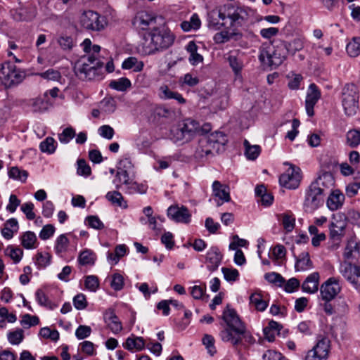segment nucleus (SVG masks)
<instances>
[{
	"mask_svg": "<svg viewBox=\"0 0 360 360\" xmlns=\"http://www.w3.org/2000/svg\"><path fill=\"white\" fill-rule=\"evenodd\" d=\"M221 319L226 324L219 333L223 342H229L233 346L242 344L243 340L249 344L255 342L254 338L247 330L245 325L236 310L231 308L229 304L224 309Z\"/></svg>",
	"mask_w": 360,
	"mask_h": 360,
	"instance_id": "f257e3e1",
	"label": "nucleus"
},
{
	"mask_svg": "<svg viewBox=\"0 0 360 360\" xmlns=\"http://www.w3.org/2000/svg\"><path fill=\"white\" fill-rule=\"evenodd\" d=\"M174 39V35L169 30L155 27L144 35L139 51L144 56L153 55L169 48Z\"/></svg>",
	"mask_w": 360,
	"mask_h": 360,
	"instance_id": "f03ea898",
	"label": "nucleus"
},
{
	"mask_svg": "<svg viewBox=\"0 0 360 360\" xmlns=\"http://www.w3.org/2000/svg\"><path fill=\"white\" fill-rule=\"evenodd\" d=\"M287 55L285 41L278 40L273 44L264 43L261 46L259 60L264 67L275 69L284 62Z\"/></svg>",
	"mask_w": 360,
	"mask_h": 360,
	"instance_id": "7ed1b4c3",
	"label": "nucleus"
},
{
	"mask_svg": "<svg viewBox=\"0 0 360 360\" xmlns=\"http://www.w3.org/2000/svg\"><path fill=\"white\" fill-rule=\"evenodd\" d=\"M103 63L95 56H83L76 64L75 72L82 80L95 79L100 75Z\"/></svg>",
	"mask_w": 360,
	"mask_h": 360,
	"instance_id": "20e7f679",
	"label": "nucleus"
},
{
	"mask_svg": "<svg viewBox=\"0 0 360 360\" xmlns=\"http://www.w3.org/2000/svg\"><path fill=\"white\" fill-rule=\"evenodd\" d=\"M359 91L354 84H347L342 91V105L348 116L354 115L359 108Z\"/></svg>",
	"mask_w": 360,
	"mask_h": 360,
	"instance_id": "39448f33",
	"label": "nucleus"
},
{
	"mask_svg": "<svg viewBox=\"0 0 360 360\" xmlns=\"http://www.w3.org/2000/svg\"><path fill=\"white\" fill-rule=\"evenodd\" d=\"M224 141V135L219 131L201 138L199 141V146L196 149V155L199 158H203L212 154L214 150L219 149V145L223 144Z\"/></svg>",
	"mask_w": 360,
	"mask_h": 360,
	"instance_id": "423d86ee",
	"label": "nucleus"
},
{
	"mask_svg": "<svg viewBox=\"0 0 360 360\" xmlns=\"http://www.w3.org/2000/svg\"><path fill=\"white\" fill-rule=\"evenodd\" d=\"M250 9L241 6L229 5L224 7L226 18L230 20V27L236 30L243 26L248 20Z\"/></svg>",
	"mask_w": 360,
	"mask_h": 360,
	"instance_id": "0eeeda50",
	"label": "nucleus"
},
{
	"mask_svg": "<svg viewBox=\"0 0 360 360\" xmlns=\"http://www.w3.org/2000/svg\"><path fill=\"white\" fill-rule=\"evenodd\" d=\"M323 195L324 193L321 188L315 187L311 184L305 191L303 202L304 211L311 213L317 210L323 203Z\"/></svg>",
	"mask_w": 360,
	"mask_h": 360,
	"instance_id": "6e6552de",
	"label": "nucleus"
},
{
	"mask_svg": "<svg viewBox=\"0 0 360 360\" xmlns=\"http://www.w3.org/2000/svg\"><path fill=\"white\" fill-rule=\"evenodd\" d=\"M339 272L356 290H360V266L345 261L340 263Z\"/></svg>",
	"mask_w": 360,
	"mask_h": 360,
	"instance_id": "1a4fd4ad",
	"label": "nucleus"
},
{
	"mask_svg": "<svg viewBox=\"0 0 360 360\" xmlns=\"http://www.w3.org/2000/svg\"><path fill=\"white\" fill-rule=\"evenodd\" d=\"M200 133V124L192 119L185 120L176 129L174 138L176 141H189L195 134Z\"/></svg>",
	"mask_w": 360,
	"mask_h": 360,
	"instance_id": "9d476101",
	"label": "nucleus"
},
{
	"mask_svg": "<svg viewBox=\"0 0 360 360\" xmlns=\"http://www.w3.org/2000/svg\"><path fill=\"white\" fill-rule=\"evenodd\" d=\"M330 347V340L327 338H320L313 348L307 352L304 360H327Z\"/></svg>",
	"mask_w": 360,
	"mask_h": 360,
	"instance_id": "9b49d317",
	"label": "nucleus"
},
{
	"mask_svg": "<svg viewBox=\"0 0 360 360\" xmlns=\"http://www.w3.org/2000/svg\"><path fill=\"white\" fill-rule=\"evenodd\" d=\"M301 178L300 169L290 165V167L280 176L279 183L287 188L295 189L299 186Z\"/></svg>",
	"mask_w": 360,
	"mask_h": 360,
	"instance_id": "f8f14e48",
	"label": "nucleus"
},
{
	"mask_svg": "<svg viewBox=\"0 0 360 360\" xmlns=\"http://www.w3.org/2000/svg\"><path fill=\"white\" fill-rule=\"evenodd\" d=\"M81 25L86 30L99 31L103 29V19L99 14L93 11H84L80 17Z\"/></svg>",
	"mask_w": 360,
	"mask_h": 360,
	"instance_id": "ddd939ff",
	"label": "nucleus"
},
{
	"mask_svg": "<svg viewBox=\"0 0 360 360\" xmlns=\"http://www.w3.org/2000/svg\"><path fill=\"white\" fill-rule=\"evenodd\" d=\"M340 290L341 286L339 283V279L335 277L329 278L320 288L321 298L326 302L334 299Z\"/></svg>",
	"mask_w": 360,
	"mask_h": 360,
	"instance_id": "4468645a",
	"label": "nucleus"
},
{
	"mask_svg": "<svg viewBox=\"0 0 360 360\" xmlns=\"http://www.w3.org/2000/svg\"><path fill=\"white\" fill-rule=\"evenodd\" d=\"M338 219L336 217H333V221L329 227L330 229V238L333 241H340L345 235V228L347 222L343 219L342 215H338Z\"/></svg>",
	"mask_w": 360,
	"mask_h": 360,
	"instance_id": "2eb2a0df",
	"label": "nucleus"
},
{
	"mask_svg": "<svg viewBox=\"0 0 360 360\" xmlns=\"http://www.w3.org/2000/svg\"><path fill=\"white\" fill-rule=\"evenodd\" d=\"M113 184L117 189L124 186V189L129 193L134 192L137 187L136 184L129 177V174L124 171H117Z\"/></svg>",
	"mask_w": 360,
	"mask_h": 360,
	"instance_id": "dca6fc26",
	"label": "nucleus"
},
{
	"mask_svg": "<svg viewBox=\"0 0 360 360\" xmlns=\"http://www.w3.org/2000/svg\"><path fill=\"white\" fill-rule=\"evenodd\" d=\"M167 216L176 222L188 223L190 221L191 215L187 207L172 205L167 209Z\"/></svg>",
	"mask_w": 360,
	"mask_h": 360,
	"instance_id": "f3484780",
	"label": "nucleus"
},
{
	"mask_svg": "<svg viewBox=\"0 0 360 360\" xmlns=\"http://www.w3.org/2000/svg\"><path fill=\"white\" fill-rule=\"evenodd\" d=\"M320 97L321 92L318 89L317 86L314 83L311 84L309 86L305 101L307 114L309 117H312L314 115V107L319 100Z\"/></svg>",
	"mask_w": 360,
	"mask_h": 360,
	"instance_id": "a211bd4d",
	"label": "nucleus"
},
{
	"mask_svg": "<svg viewBox=\"0 0 360 360\" xmlns=\"http://www.w3.org/2000/svg\"><path fill=\"white\" fill-rule=\"evenodd\" d=\"M225 19L224 7L223 8L212 10L208 13V27L214 30H219L225 25L224 22Z\"/></svg>",
	"mask_w": 360,
	"mask_h": 360,
	"instance_id": "6ab92c4d",
	"label": "nucleus"
},
{
	"mask_svg": "<svg viewBox=\"0 0 360 360\" xmlns=\"http://www.w3.org/2000/svg\"><path fill=\"white\" fill-rule=\"evenodd\" d=\"M222 255L216 247L211 248L207 252L205 264L210 271L217 270L221 264Z\"/></svg>",
	"mask_w": 360,
	"mask_h": 360,
	"instance_id": "aec40b11",
	"label": "nucleus"
},
{
	"mask_svg": "<svg viewBox=\"0 0 360 360\" xmlns=\"http://www.w3.org/2000/svg\"><path fill=\"white\" fill-rule=\"evenodd\" d=\"M345 195L339 190H332L326 200L327 207L330 211L340 210L345 202Z\"/></svg>",
	"mask_w": 360,
	"mask_h": 360,
	"instance_id": "412c9836",
	"label": "nucleus"
},
{
	"mask_svg": "<svg viewBox=\"0 0 360 360\" xmlns=\"http://www.w3.org/2000/svg\"><path fill=\"white\" fill-rule=\"evenodd\" d=\"M212 193L213 195L218 198L221 202H217V206H221L224 202H229L231 200L229 188L219 181H214L212 184Z\"/></svg>",
	"mask_w": 360,
	"mask_h": 360,
	"instance_id": "4be33fe9",
	"label": "nucleus"
},
{
	"mask_svg": "<svg viewBox=\"0 0 360 360\" xmlns=\"http://www.w3.org/2000/svg\"><path fill=\"white\" fill-rule=\"evenodd\" d=\"M315 187L321 188L324 193L326 191L332 189L335 185V179L330 172H323L311 182Z\"/></svg>",
	"mask_w": 360,
	"mask_h": 360,
	"instance_id": "5701e85b",
	"label": "nucleus"
},
{
	"mask_svg": "<svg viewBox=\"0 0 360 360\" xmlns=\"http://www.w3.org/2000/svg\"><path fill=\"white\" fill-rule=\"evenodd\" d=\"M319 274L314 272L309 275L303 282L302 285V290L310 294L314 293L319 289Z\"/></svg>",
	"mask_w": 360,
	"mask_h": 360,
	"instance_id": "b1692460",
	"label": "nucleus"
},
{
	"mask_svg": "<svg viewBox=\"0 0 360 360\" xmlns=\"http://www.w3.org/2000/svg\"><path fill=\"white\" fill-rule=\"evenodd\" d=\"M155 22V17L146 11H141L136 15L134 23L142 30Z\"/></svg>",
	"mask_w": 360,
	"mask_h": 360,
	"instance_id": "393cba45",
	"label": "nucleus"
},
{
	"mask_svg": "<svg viewBox=\"0 0 360 360\" xmlns=\"http://www.w3.org/2000/svg\"><path fill=\"white\" fill-rule=\"evenodd\" d=\"M313 268V262L310 259L308 252H302L297 257L295 264V269L297 271H305Z\"/></svg>",
	"mask_w": 360,
	"mask_h": 360,
	"instance_id": "a878e982",
	"label": "nucleus"
},
{
	"mask_svg": "<svg viewBox=\"0 0 360 360\" xmlns=\"http://www.w3.org/2000/svg\"><path fill=\"white\" fill-rule=\"evenodd\" d=\"M104 319L105 323L113 333L117 334L122 331V323L112 310L107 311L105 314Z\"/></svg>",
	"mask_w": 360,
	"mask_h": 360,
	"instance_id": "bb28decb",
	"label": "nucleus"
},
{
	"mask_svg": "<svg viewBox=\"0 0 360 360\" xmlns=\"http://www.w3.org/2000/svg\"><path fill=\"white\" fill-rule=\"evenodd\" d=\"M146 342L142 337H129L123 344L124 348L131 352L141 351L146 347Z\"/></svg>",
	"mask_w": 360,
	"mask_h": 360,
	"instance_id": "cd10ccee",
	"label": "nucleus"
},
{
	"mask_svg": "<svg viewBox=\"0 0 360 360\" xmlns=\"http://www.w3.org/2000/svg\"><path fill=\"white\" fill-rule=\"evenodd\" d=\"M159 96L162 99H175L181 104L186 103L181 94L172 91L167 85H162L159 88Z\"/></svg>",
	"mask_w": 360,
	"mask_h": 360,
	"instance_id": "c85d7f7f",
	"label": "nucleus"
},
{
	"mask_svg": "<svg viewBox=\"0 0 360 360\" xmlns=\"http://www.w3.org/2000/svg\"><path fill=\"white\" fill-rule=\"evenodd\" d=\"M18 229L17 219L11 218L4 223V226L1 229V234L4 238L9 240L13 237L15 233L18 232Z\"/></svg>",
	"mask_w": 360,
	"mask_h": 360,
	"instance_id": "c756f323",
	"label": "nucleus"
},
{
	"mask_svg": "<svg viewBox=\"0 0 360 360\" xmlns=\"http://www.w3.org/2000/svg\"><path fill=\"white\" fill-rule=\"evenodd\" d=\"M186 51L190 53L189 62L193 65H196L203 60V57L198 53V46L193 41H191L186 45Z\"/></svg>",
	"mask_w": 360,
	"mask_h": 360,
	"instance_id": "7c9ffc66",
	"label": "nucleus"
},
{
	"mask_svg": "<svg viewBox=\"0 0 360 360\" xmlns=\"http://www.w3.org/2000/svg\"><path fill=\"white\" fill-rule=\"evenodd\" d=\"M359 244L355 240H349L345 248L343 257L346 260H350L359 254Z\"/></svg>",
	"mask_w": 360,
	"mask_h": 360,
	"instance_id": "2f4dec72",
	"label": "nucleus"
},
{
	"mask_svg": "<svg viewBox=\"0 0 360 360\" xmlns=\"http://www.w3.org/2000/svg\"><path fill=\"white\" fill-rule=\"evenodd\" d=\"M21 244L25 249H34L37 246V238L32 231H26L20 237Z\"/></svg>",
	"mask_w": 360,
	"mask_h": 360,
	"instance_id": "473e14b6",
	"label": "nucleus"
},
{
	"mask_svg": "<svg viewBox=\"0 0 360 360\" xmlns=\"http://www.w3.org/2000/svg\"><path fill=\"white\" fill-rule=\"evenodd\" d=\"M144 63L135 57H129L125 59L122 65L123 69H133L134 72H140L143 70Z\"/></svg>",
	"mask_w": 360,
	"mask_h": 360,
	"instance_id": "72a5a7b5",
	"label": "nucleus"
},
{
	"mask_svg": "<svg viewBox=\"0 0 360 360\" xmlns=\"http://www.w3.org/2000/svg\"><path fill=\"white\" fill-rule=\"evenodd\" d=\"M106 199L112 204L122 207L127 208V202L124 200L122 194L118 191H110L105 195Z\"/></svg>",
	"mask_w": 360,
	"mask_h": 360,
	"instance_id": "f704fd0d",
	"label": "nucleus"
},
{
	"mask_svg": "<svg viewBox=\"0 0 360 360\" xmlns=\"http://www.w3.org/2000/svg\"><path fill=\"white\" fill-rule=\"evenodd\" d=\"M245 155L248 160H255L261 153V148L259 145H250L248 141L245 140Z\"/></svg>",
	"mask_w": 360,
	"mask_h": 360,
	"instance_id": "c9c22d12",
	"label": "nucleus"
},
{
	"mask_svg": "<svg viewBox=\"0 0 360 360\" xmlns=\"http://www.w3.org/2000/svg\"><path fill=\"white\" fill-rule=\"evenodd\" d=\"M346 144L351 148H356L360 145V131L349 130L346 134Z\"/></svg>",
	"mask_w": 360,
	"mask_h": 360,
	"instance_id": "e433bc0d",
	"label": "nucleus"
},
{
	"mask_svg": "<svg viewBox=\"0 0 360 360\" xmlns=\"http://www.w3.org/2000/svg\"><path fill=\"white\" fill-rule=\"evenodd\" d=\"M250 302L257 310L260 311H264L268 306L266 301L263 299L262 295L257 292L253 293L250 295Z\"/></svg>",
	"mask_w": 360,
	"mask_h": 360,
	"instance_id": "4c0bfd02",
	"label": "nucleus"
},
{
	"mask_svg": "<svg viewBox=\"0 0 360 360\" xmlns=\"http://www.w3.org/2000/svg\"><path fill=\"white\" fill-rule=\"evenodd\" d=\"M346 51L349 56L356 57L360 54V37H354L346 46Z\"/></svg>",
	"mask_w": 360,
	"mask_h": 360,
	"instance_id": "58836bf2",
	"label": "nucleus"
},
{
	"mask_svg": "<svg viewBox=\"0 0 360 360\" xmlns=\"http://www.w3.org/2000/svg\"><path fill=\"white\" fill-rule=\"evenodd\" d=\"M5 255L9 257L14 263H18L23 255V251L20 248H16L13 245L8 246L5 251Z\"/></svg>",
	"mask_w": 360,
	"mask_h": 360,
	"instance_id": "ea45409f",
	"label": "nucleus"
},
{
	"mask_svg": "<svg viewBox=\"0 0 360 360\" xmlns=\"http://www.w3.org/2000/svg\"><path fill=\"white\" fill-rule=\"evenodd\" d=\"M279 220L281 221L283 229L287 232H291L295 224V218L292 214H290L288 213H284L279 216Z\"/></svg>",
	"mask_w": 360,
	"mask_h": 360,
	"instance_id": "a19ab883",
	"label": "nucleus"
},
{
	"mask_svg": "<svg viewBox=\"0 0 360 360\" xmlns=\"http://www.w3.org/2000/svg\"><path fill=\"white\" fill-rule=\"evenodd\" d=\"M95 260L94 253L89 250L82 251L78 257V262L81 265H93Z\"/></svg>",
	"mask_w": 360,
	"mask_h": 360,
	"instance_id": "79ce46f5",
	"label": "nucleus"
},
{
	"mask_svg": "<svg viewBox=\"0 0 360 360\" xmlns=\"http://www.w3.org/2000/svg\"><path fill=\"white\" fill-rule=\"evenodd\" d=\"M8 342L13 345H18L24 339V331L21 328H18L13 331H9L7 334Z\"/></svg>",
	"mask_w": 360,
	"mask_h": 360,
	"instance_id": "37998d69",
	"label": "nucleus"
},
{
	"mask_svg": "<svg viewBox=\"0 0 360 360\" xmlns=\"http://www.w3.org/2000/svg\"><path fill=\"white\" fill-rule=\"evenodd\" d=\"M69 245V240L65 234L60 235L56 240L54 247L56 254L60 255L67 251Z\"/></svg>",
	"mask_w": 360,
	"mask_h": 360,
	"instance_id": "c03bdc74",
	"label": "nucleus"
},
{
	"mask_svg": "<svg viewBox=\"0 0 360 360\" xmlns=\"http://www.w3.org/2000/svg\"><path fill=\"white\" fill-rule=\"evenodd\" d=\"M100 106L102 111L110 114L115 111L117 103L112 97L105 98L101 101Z\"/></svg>",
	"mask_w": 360,
	"mask_h": 360,
	"instance_id": "a18cd8bd",
	"label": "nucleus"
},
{
	"mask_svg": "<svg viewBox=\"0 0 360 360\" xmlns=\"http://www.w3.org/2000/svg\"><path fill=\"white\" fill-rule=\"evenodd\" d=\"M131 82L126 77H122L117 80H112L110 82L109 86L113 89L124 91L127 88L130 87Z\"/></svg>",
	"mask_w": 360,
	"mask_h": 360,
	"instance_id": "49530a36",
	"label": "nucleus"
},
{
	"mask_svg": "<svg viewBox=\"0 0 360 360\" xmlns=\"http://www.w3.org/2000/svg\"><path fill=\"white\" fill-rule=\"evenodd\" d=\"M8 176L15 180L25 182L28 176L25 170H20L18 167H12L8 171Z\"/></svg>",
	"mask_w": 360,
	"mask_h": 360,
	"instance_id": "de8ad7c7",
	"label": "nucleus"
},
{
	"mask_svg": "<svg viewBox=\"0 0 360 360\" xmlns=\"http://www.w3.org/2000/svg\"><path fill=\"white\" fill-rule=\"evenodd\" d=\"M288 53L294 55L297 51L302 50L304 47V41L301 38H295L290 42H286Z\"/></svg>",
	"mask_w": 360,
	"mask_h": 360,
	"instance_id": "09e8293b",
	"label": "nucleus"
},
{
	"mask_svg": "<svg viewBox=\"0 0 360 360\" xmlns=\"http://www.w3.org/2000/svg\"><path fill=\"white\" fill-rule=\"evenodd\" d=\"M264 278L270 283L276 285L279 287L285 283V278L278 273L269 272L264 274Z\"/></svg>",
	"mask_w": 360,
	"mask_h": 360,
	"instance_id": "8fccbe9b",
	"label": "nucleus"
},
{
	"mask_svg": "<svg viewBox=\"0 0 360 360\" xmlns=\"http://www.w3.org/2000/svg\"><path fill=\"white\" fill-rule=\"evenodd\" d=\"M51 256L48 252H39L36 256L35 264L38 268H45L50 264Z\"/></svg>",
	"mask_w": 360,
	"mask_h": 360,
	"instance_id": "3c124183",
	"label": "nucleus"
},
{
	"mask_svg": "<svg viewBox=\"0 0 360 360\" xmlns=\"http://www.w3.org/2000/svg\"><path fill=\"white\" fill-rule=\"evenodd\" d=\"M40 150L43 153H53L56 150V141L52 137H47L39 145Z\"/></svg>",
	"mask_w": 360,
	"mask_h": 360,
	"instance_id": "603ef678",
	"label": "nucleus"
},
{
	"mask_svg": "<svg viewBox=\"0 0 360 360\" xmlns=\"http://www.w3.org/2000/svg\"><path fill=\"white\" fill-rule=\"evenodd\" d=\"M60 47L64 51H70L74 46L72 38L67 35H60L57 39Z\"/></svg>",
	"mask_w": 360,
	"mask_h": 360,
	"instance_id": "864d4df0",
	"label": "nucleus"
},
{
	"mask_svg": "<svg viewBox=\"0 0 360 360\" xmlns=\"http://www.w3.org/2000/svg\"><path fill=\"white\" fill-rule=\"evenodd\" d=\"M39 76L47 80L60 81L62 78L61 74L58 70L50 68L45 72L38 73Z\"/></svg>",
	"mask_w": 360,
	"mask_h": 360,
	"instance_id": "5fc2aeb1",
	"label": "nucleus"
},
{
	"mask_svg": "<svg viewBox=\"0 0 360 360\" xmlns=\"http://www.w3.org/2000/svg\"><path fill=\"white\" fill-rule=\"evenodd\" d=\"M3 74L10 80V85L18 84L22 81L23 75L15 70L6 72L5 67H3Z\"/></svg>",
	"mask_w": 360,
	"mask_h": 360,
	"instance_id": "6e6d98bb",
	"label": "nucleus"
},
{
	"mask_svg": "<svg viewBox=\"0 0 360 360\" xmlns=\"http://www.w3.org/2000/svg\"><path fill=\"white\" fill-rule=\"evenodd\" d=\"M35 297L37 302L41 305L49 309H53L54 305L52 304L51 302L48 299L44 291L41 289H38L35 292Z\"/></svg>",
	"mask_w": 360,
	"mask_h": 360,
	"instance_id": "4d7b16f0",
	"label": "nucleus"
},
{
	"mask_svg": "<svg viewBox=\"0 0 360 360\" xmlns=\"http://www.w3.org/2000/svg\"><path fill=\"white\" fill-rule=\"evenodd\" d=\"M221 271L225 280L229 282H233L238 279L239 272L236 269L223 267Z\"/></svg>",
	"mask_w": 360,
	"mask_h": 360,
	"instance_id": "13d9d810",
	"label": "nucleus"
},
{
	"mask_svg": "<svg viewBox=\"0 0 360 360\" xmlns=\"http://www.w3.org/2000/svg\"><path fill=\"white\" fill-rule=\"evenodd\" d=\"M228 61L234 73L238 75L243 67V62L233 55H230L228 57Z\"/></svg>",
	"mask_w": 360,
	"mask_h": 360,
	"instance_id": "bf43d9fd",
	"label": "nucleus"
},
{
	"mask_svg": "<svg viewBox=\"0 0 360 360\" xmlns=\"http://www.w3.org/2000/svg\"><path fill=\"white\" fill-rule=\"evenodd\" d=\"M75 136V129L70 127L65 128L62 133L58 134V139L62 143H68Z\"/></svg>",
	"mask_w": 360,
	"mask_h": 360,
	"instance_id": "052dcab7",
	"label": "nucleus"
},
{
	"mask_svg": "<svg viewBox=\"0 0 360 360\" xmlns=\"http://www.w3.org/2000/svg\"><path fill=\"white\" fill-rule=\"evenodd\" d=\"M39 323V319L36 316H31L30 314H25L20 321L21 325L25 328H28L31 326H34L37 325Z\"/></svg>",
	"mask_w": 360,
	"mask_h": 360,
	"instance_id": "680f3d73",
	"label": "nucleus"
},
{
	"mask_svg": "<svg viewBox=\"0 0 360 360\" xmlns=\"http://www.w3.org/2000/svg\"><path fill=\"white\" fill-rule=\"evenodd\" d=\"M124 283V278L120 274L115 273L112 276L110 286L113 290L116 291L122 290L123 288Z\"/></svg>",
	"mask_w": 360,
	"mask_h": 360,
	"instance_id": "e2e57ef3",
	"label": "nucleus"
},
{
	"mask_svg": "<svg viewBox=\"0 0 360 360\" xmlns=\"http://www.w3.org/2000/svg\"><path fill=\"white\" fill-rule=\"evenodd\" d=\"M202 343L211 355H214L216 353L217 350L214 347V339L212 335L205 334L202 338Z\"/></svg>",
	"mask_w": 360,
	"mask_h": 360,
	"instance_id": "0e129e2a",
	"label": "nucleus"
},
{
	"mask_svg": "<svg viewBox=\"0 0 360 360\" xmlns=\"http://www.w3.org/2000/svg\"><path fill=\"white\" fill-rule=\"evenodd\" d=\"M34 207V205L31 202L23 203L21 205L20 209L22 212L26 215L27 219L29 220H33L36 217L34 212H33Z\"/></svg>",
	"mask_w": 360,
	"mask_h": 360,
	"instance_id": "69168bd1",
	"label": "nucleus"
},
{
	"mask_svg": "<svg viewBox=\"0 0 360 360\" xmlns=\"http://www.w3.org/2000/svg\"><path fill=\"white\" fill-rule=\"evenodd\" d=\"M74 307L78 310L84 309L87 307V301L84 295L80 293L73 298Z\"/></svg>",
	"mask_w": 360,
	"mask_h": 360,
	"instance_id": "338daca9",
	"label": "nucleus"
},
{
	"mask_svg": "<svg viewBox=\"0 0 360 360\" xmlns=\"http://www.w3.org/2000/svg\"><path fill=\"white\" fill-rule=\"evenodd\" d=\"M85 287L91 291H96L99 286L98 279L96 276H88L84 281Z\"/></svg>",
	"mask_w": 360,
	"mask_h": 360,
	"instance_id": "774afa93",
	"label": "nucleus"
}]
</instances>
